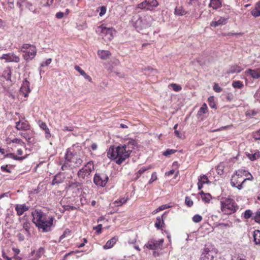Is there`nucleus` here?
<instances>
[{"label":"nucleus","instance_id":"nucleus-1","mask_svg":"<svg viewBox=\"0 0 260 260\" xmlns=\"http://www.w3.org/2000/svg\"><path fill=\"white\" fill-rule=\"evenodd\" d=\"M138 145L137 141L128 138L125 141L124 145L114 147L111 146L107 152V156L113 160L118 165H121L128 158L132 151Z\"/></svg>","mask_w":260,"mask_h":260},{"label":"nucleus","instance_id":"nucleus-2","mask_svg":"<svg viewBox=\"0 0 260 260\" xmlns=\"http://www.w3.org/2000/svg\"><path fill=\"white\" fill-rule=\"evenodd\" d=\"M31 215L33 217L32 222L39 230L43 233L51 231L54 220L53 216L48 215L40 209H36Z\"/></svg>","mask_w":260,"mask_h":260},{"label":"nucleus","instance_id":"nucleus-3","mask_svg":"<svg viewBox=\"0 0 260 260\" xmlns=\"http://www.w3.org/2000/svg\"><path fill=\"white\" fill-rule=\"evenodd\" d=\"M220 204L222 213L226 215L235 213L239 208L235 200L230 198H224L220 201Z\"/></svg>","mask_w":260,"mask_h":260},{"label":"nucleus","instance_id":"nucleus-4","mask_svg":"<svg viewBox=\"0 0 260 260\" xmlns=\"http://www.w3.org/2000/svg\"><path fill=\"white\" fill-rule=\"evenodd\" d=\"M158 6L157 0H145L137 6V8L144 11H152Z\"/></svg>","mask_w":260,"mask_h":260},{"label":"nucleus","instance_id":"nucleus-5","mask_svg":"<svg viewBox=\"0 0 260 260\" xmlns=\"http://www.w3.org/2000/svg\"><path fill=\"white\" fill-rule=\"evenodd\" d=\"M215 252L211 245H206L202 252L200 260H213Z\"/></svg>","mask_w":260,"mask_h":260},{"label":"nucleus","instance_id":"nucleus-6","mask_svg":"<svg viewBox=\"0 0 260 260\" xmlns=\"http://www.w3.org/2000/svg\"><path fill=\"white\" fill-rule=\"evenodd\" d=\"M108 181L109 177L104 173H96L94 174L93 182L97 186L105 187Z\"/></svg>","mask_w":260,"mask_h":260},{"label":"nucleus","instance_id":"nucleus-7","mask_svg":"<svg viewBox=\"0 0 260 260\" xmlns=\"http://www.w3.org/2000/svg\"><path fill=\"white\" fill-rule=\"evenodd\" d=\"M93 170V163L92 161H89L78 172V176L80 178L84 179L85 177L90 175L91 171Z\"/></svg>","mask_w":260,"mask_h":260},{"label":"nucleus","instance_id":"nucleus-8","mask_svg":"<svg viewBox=\"0 0 260 260\" xmlns=\"http://www.w3.org/2000/svg\"><path fill=\"white\" fill-rule=\"evenodd\" d=\"M133 26L138 31L140 32L144 29L150 26V24L148 22L146 19L139 17L134 22Z\"/></svg>","mask_w":260,"mask_h":260},{"label":"nucleus","instance_id":"nucleus-9","mask_svg":"<svg viewBox=\"0 0 260 260\" xmlns=\"http://www.w3.org/2000/svg\"><path fill=\"white\" fill-rule=\"evenodd\" d=\"M82 183L79 182H71L69 183L68 188L72 190L74 196H78L82 192Z\"/></svg>","mask_w":260,"mask_h":260},{"label":"nucleus","instance_id":"nucleus-10","mask_svg":"<svg viewBox=\"0 0 260 260\" xmlns=\"http://www.w3.org/2000/svg\"><path fill=\"white\" fill-rule=\"evenodd\" d=\"M100 29L102 35L103 36L107 37L109 40H111L113 39L116 32L115 30L112 27L108 28L101 26L99 27V31Z\"/></svg>","mask_w":260,"mask_h":260},{"label":"nucleus","instance_id":"nucleus-11","mask_svg":"<svg viewBox=\"0 0 260 260\" xmlns=\"http://www.w3.org/2000/svg\"><path fill=\"white\" fill-rule=\"evenodd\" d=\"M163 242V239H160L159 240L150 239L148 241L147 243L145 245V246L149 249L156 250L162 244Z\"/></svg>","mask_w":260,"mask_h":260},{"label":"nucleus","instance_id":"nucleus-12","mask_svg":"<svg viewBox=\"0 0 260 260\" xmlns=\"http://www.w3.org/2000/svg\"><path fill=\"white\" fill-rule=\"evenodd\" d=\"M15 128L19 131H27L30 129V125L27 120L21 121L20 120L15 122Z\"/></svg>","mask_w":260,"mask_h":260},{"label":"nucleus","instance_id":"nucleus-13","mask_svg":"<svg viewBox=\"0 0 260 260\" xmlns=\"http://www.w3.org/2000/svg\"><path fill=\"white\" fill-rule=\"evenodd\" d=\"M37 53V49L35 46L32 45L30 49H28L26 52L24 53L23 57L26 61H28L29 59H33Z\"/></svg>","mask_w":260,"mask_h":260},{"label":"nucleus","instance_id":"nucleus-14","mask_svg":"<svg viewBox=\"0 0 260 260\" xmlns=\"http://www.w3.org/2000/svg\"><path fill=\"white\" fill-rule=\"evenodd\" d=\"M77 155V152L75 151L73 147L69 148L66 151V153L64 156V159L68 161H71L72 162L73 159Z\"/></svg>","mask_w":260,"mask_h":260},{"label":"nucleus","instance_id":"nucleus-15","mask_svg":"<svg viewBox=\"0 0 260 260\" xmlns=\"http://www.w3.org/2000/svg\"><path fill=\"white\" fill-rule=\"evenodd\" d=\"M29 85V82L26 79H25L23 81L21 87L20 89V92H21L24 94L25 97L27 96L28 93L30 91Z\"/></svg>","mask_w":260,"mask_h":260},{"label":"nucleus","instance_id":"nucleus-16","mask_svg":"<svg viewBox=\"0 0 260 260\" xmlns=\"http://www.w3.org/2000/svg\"><path fill=\"white\" fill-rule=\"evenodd\" d=\"M1 58L6 59L8 62H18L20 60L19 57L14 54H3Z\"/></svg>","mask_w":260,"mask_h":260},{"label":"nucleus","instance_id":"nucleus-17","mask_svg":"<svg viewBox=\"0 0 260 260\" xmlns=\"http://www.w3.org/2000/svg\"><path fill=\"white\" fill-rule=\"evenodd\" d=\"M29 209V207L25 205V204H20L15 205V210L17 212V214L19 216L22 215L25 211Z\"/></svg>","mask_w":260,"mask_h":260},{"label":"nucleus","instance_id":"nucleus-18","mask_svg":"<svg viewBox=\"0 0 260 260\" xmlns=\"http://www.w3.org/2000/svg\"><path fill=\"white\" fill-rule=\"evenodd\" d=\"M167 216V212H165L161 216H158L156 217V220L155 223V227L158 229H160L162 228V224H164V219L166 218Z\"/></svg>","mask_w":260,"mask_h":260},{"label":"nucleus","instance_id":"nucleus-19","mask_svg":"<svg viewBox=\"0 0 260 260\" xmlns=\"http://www.w3.org/2000/svg\"><path fill=\"white\" fill-rule=\"evenodd\" d=\"M246 74L247 75H249L254 79H258L260 78V72L259 69L255 70L249 69L246 70Z\"/></svg>","mask_w":260,"mask_h":260},{"label":"nucleus","instance_id":"nucleus-20","mask_svg":"<svg viewBox=\"0 0 260 260\" xmlns=\"http://www.w3.org/2000/svg\"><path fill=\"white\" fill-rule=\"evenodd\" d=\"M53 1L54 0H36L34 4L40 7H49L52 5Z\"/></svg>","mask_w":260,"mask_h":260},{"label":"nucleus","instance_id":"nucleus-21","mask_svg":"<svg viewBox=\"0 0 260 260\" xmlns=\"http://www.w3.org/2000/svg\"><path fill=\"white\" fill-rule=\"evenodd\" d=\"M38 123L39 124L40 127L45 131V138L46 139H49V138H50L51 136V135L50 134L49 129L47 127L46 124L41 120H39L38 121Z\"/></svg>","mask_w":260,"mask_h":260},{"label":"nucleus","instance_id":"nucleus-22","mask_svg":"<svg viewBox=\"0 0 260 260\" xmlns=\"http://www.w3.org/2000/svg\"><path fill=\"white\" fill-rule=\"evenodd\" d=\"M222 6V2L220 0H211L209 4V7H211L214 10L220 8Z\"/></svg>","mask_w":260,"mask_h":260},{"label":"nucleus","instance_id":"nucleus-23","mask_svg":"<svg viewBox=\"0 0 260 260\" xmlns=\"http://www.w3.org/2000/svg\"><path fill=\"white\" fill-rule=\"evenodd\" d=\"M118 240V238L116 237H114L111 239L109 240L106 244L104 246V249H109L112 248L114 245L116 243V242Z\"/></svg>","mask_w":260,"mask_h":260},{"label":"nucleus","instance_id":"nucleus-24","mask_svg":"<svg viewBox=\"0 0 260 260\" xmlns=\"http://www.w3.org/2000/svg\"><path fill=\"white\" fill-rule=\"evenodd\" d=\"M5 158H11L14 160L22 161L27 157V155L23 156H17L14 153H10L4 155Z\"/></svg>","mask_w":260,"mask_h":260},{"label":"nucleus","instance_id":"nucleus-25","mask_svg":"<svg viewBox=\"0 0 260 260\" xmlns=\"http://www.w3.org/2000/svg\"><path fill=\"white\" fill-rule=\"evenodd\" d=\"M227 18L221 17L218 20L212 21L210 23V26L212 27H216L219 25H222L226 23Z\"/></svg>","mask_w":260,"mask_h":260},{"label":"nucleus","instance_id":"nucleus-26","mask_svg":"<svg viewBox=\"0 0 260 260\" xmlns=\"http://www.w3.org/2000/svg\"><path fill=\"white\" fill-rule=\"evenodd\" d=\"M98 54L101 59H106L111 55V53L107 50H99Z\"/></svg>","mask_w":260,"mask_h":260},{"label":"nucleus","instance_id":"nucleus-27","mask_svg":"<svg viewBox=\"0 0 260 260\" xmlns=\"http://www.w3.org/2000/svg\"><path fill=\"white\" fill-rule=\"evenodd\" d=\"M187 12L183 8L182 6L176 7L175 9L174 14L178 16L185 15Z\"/></svg>","mask_w":260,"mask_h":260},{"label":"nucleus","instance_id":"nucleus-28","mask_svg":"<svg viewBox=\"0 0 260 260\" xmlns=\"http://www.w3.org/2000/svg\"><path fill=\"white\" fill-rule=\"evenodd\" d=\"M75 69L80 73V74L83 76L86 79H87L89 81H91V78L88 75L86 74V73L83 71L81 68L78 66H76L75 67Z\"/></svg>","mask_w":260,"mask_h":260},{"label":"nucleus","instance_id":"nucleus-29","mask_svg":"<svg viewBox=\"0 0 260 260\" xmlns=\"http://www.w3.org/2000/svg\"><path fill=\"white\" fill-rule=\"evenodd\" d=\"M251 13L255 17L260 16V2L256 3L255 9L251 11Z\"/></svg>","mask_w":260,"mask_h":260},{"label":"nucleus","instance_id":"nucleus-30","mask_svg":"<svg viewBox=\"0 0 260 260\" xmlns=\"http://www.w3.org/2000/svg\"><path fill=\"white\" fill-rule=\"evenodd\" d=\"M242 70V68L237 65L231 66L228 71V73H239Z\"/></svg>","mask_w":260,"mask_h":260},{"label":"nucleus","instance_id":"nucleus-31","mask_svg":"<svg viewBox=\"0 0 260 260\" xmlns=\"http://www.w3.org/2000/svg\"><path fill=\"white\" fill-rule=\"evenodd\" d=\"M253 241L255 244H260V231L255 230L253 234Z\"/></svg>","mask_w":260,"mask_h":260},{"label":"nucleus","instance_id":"nucleus-32","mask_svg":"<svg viewBox=\"0 0 260 260\" xmlns=\"http://www.w3.org/2000/svg\"><path fill=\"white\" fill-rule=\"evenodd\" d=\"M72 162L71 161H67V160H64V161L63 163L62 162H60L59 164L61 165V170L62 171H66L67 170H69L70 168H71L72 165L71 164Z\"/></svg>","mask_w":260,"mask_h":260},{"label":"nucleus","instance_id":"nucleus-33","mask_svg":"<svg viewBox=\"0 0 260 260\" xmlns=\"http://www.w3.org/2000/svg\"><path fill=\"white\" fill-rule=\"evenodd\" d=\"M2 77L7 81L11 82V71L10 69L4 71L2 75Z\"/></svg>","mask_w":260,"mask_h":260},{"label":"nucleus","instance_id":"nucleus-34","mask_svg":"<svg viewBox=\"0 0 260 260\" xmlns=\"http://www.w3.org/2000/svg\"><path fill=\"white\" fill-rule=\"evenodd\" d=\"M258 113V110L250 109L246 112L245 115L246 117L251 118L252 116H256Z\"/></svg>","mask_w":260,"mask_h":260},{"label":"nucleus","instance_id":"nucleus-35","mask_svg":"<svg viewBox=\"0 0 260 260\" xmlns=\"http://www.w3.org/2000/svg\"><path fill=\"white\" fill-rule=\"evenodd\" d=\"M249 174L250 175L249 177L245 178L240 184H238L237 186L236 185V186H235V187H236L239 190H241L243 188V185L244 183L246 180H250V181L252 180L253 179V177L252 175L251 174V173H249Z\"/></svg>","mask_w":260,"mask_h":260},{"label":"nucleus","instance_id":"nucleus-36","mask_svg":"<svg viewBox=\"0 0 260 260\" xmlns=\"http://www.w3.org/2000/svg\"><path fill=\"white\" fill-rule=\"evenodd\" d=\"M247 156L251 160L253 161L260 157V152L257 151L254 153H248Z\"/></svg>","mask_w":260,"mask_h":260},{"label":"nucleus","instance_id":"nucleus-37","mask_svg":"<svg viewBox=\"0 0 260 260\" xmlns=\"http://www.w3.org/2000/svg\"><path fill=\"white\" fill-rule=\"evenodd\" d=\"M232 86L235 88L242 89L244 87V84L241 81L237 80L232 82Z\"/></svg>","mask_w":260,"mask_h":260},{"label":"nucleus","instance_id":"nucleus-38","mask_svg":"<svg viewBox=\"0 0 260 260\" xmlns=\"http://www.w3.org/2000/svg\"><path fill=\"white\" fill-rule=\"evenodd\" d=\"M208 102L211 108H216V105L214 102V98L213 96H210L208 98Z\"/></svg>","mask_w":260,"mask_h":260},{"label":"nucleus","instance_id":"nucleus-39","mask_svg":"<svg viewBox=\"0 0 260 260\" xmlns=\"http://www.w3.org/2000/svg\"><path fill=\"white\" fill-rule=\"evenodd\" d=\"M127 199L124 198H121L118 200L115 201L113 204L115 205V206L118 207L122 205L123 204H125L127 202Z\"/></svg>","mask_w":260,"mask_h":260},{"label":"nucleus","instance_id":"nucleus-40","mask_svg":"<svg viewBox=\"0 0 260 260\" xmlns=\"http://www.w3.org/2000/svg\"><path fill=\"white\" fill-rule=\"evenodd\" d=\"M207 108H208L207 105L205 103H204L200 108L198 112V115H201L202 114L206 113L207 112Z\"/></svg>","mask_w":260,"mask_h":260},{"label":"nucleus","instance_id":"nucleus-41","mask_svg":"<svg viewBox=\"0 0 260 260\" xmlns=\"http://www.w3.org/2000/svg\"><path fill=\"white\" fill-rule=\"evenodd\" d=\"M83 160L79 157H75L74 159H73L72 162L74 163V167H79L82 163Z\"/></svg>","mask_w":260,"mask_h":260},{"label":"nucleus","instance_id":"nucleus-42","mask_svg":"<svg viewBox=\"0 0 260 260\" xmlns=\"http://www.w3.org/2000/svg\"><path fill=\"white\" fill-rule=\"evenodd\" d=\"M199 181H200L201 182H202V183L204 184L210 183V181H209L207 176L206 175L201 176L200 178H199Z\"/></svg>","mask_w":260,"mask_h":260},{"label":"nucleus","instance_id":"nucleus-43","mask_svg":"<svg viewBox=\"0 0 260 260\" xmlns=\"http://www.w3.org/2000/svg\"><path fill=\"white\" fill-rule=\"evenodd\" d=\"M240 179H237V177H235V175H233L231 179V185L232 186H236V185L240 182Z\"/></svg>","mask_w":260,"mask_h":260},{"label":"nucleus","instance_id":"nucleus-44","mask_svg":"<svg viewBox=\"0 0 260 260\" xmlns=\"http://www.w3.org/2000/svg\"><path fill=\"white\" fill-rule=\"evenodd\" d=\"M252 215H253V213H252V211L250 209H247V210H245L244 213V217L245 219H247L250 218V217L252 218V217H253Z\"/></svg>","mask_w":260,"mask_h":260},{"label":"nucleus","instance_id":"nucleus-45","mask_svg":"<svg viewBox=\"0 0 260 260\" xmlns=\"http://www.w3.org/2000/svg\"><path fill=\"white\" fill-rule=\"evenodd\" d=\"M211 198V195L209 193H207L204 196H202V200L205 203H209Z\"/></svg>","mask_w":260,"mask_h":260},{"label":"nucleus","instance_id":"nucleus-46","mask_svg":"<svg viewBox=\"0 0 260 260\" xmlns=\"http://www.w3.org/2000/svg\"><path fill=\"white\" fill-rule=\"evenodd\" d=\"M252 219H254L255 222L260 224V211H256L252 217Z\"/></svg>","mask_w":260,"mask_h":260},{"label":"nucleus","instance_id":"nucleus-47","mask_svg":"<svg viewBox=\"0 0 260 260\" xmlns=\"http://www.w3.org/2000/svg\"><path fill=\"white\" fill-rule=\"evenodd\" d=\"M62 207L63 210L61 212L62 213H64L65 211L74 210L77 209L76 207L70 205H64Z\"/></svg>","mask_w":260,"mask_h":260},{"label":"nucleus","instance_id":"nucleus-48","mask_svg":"<svg viewBox=\"0 0 260 260\" xmlns=\"http://www.w3.org/2000/svg\"><path fill=\"white\" fill-rule=\"evenodd\" d=\"M45 250L44 248L43 247H40L39 248V249L36 252V257L37 259H39L41 257V256L44 253Z\"/></svg>","mask_w":260,"mask_h":260},{"label":"nucleus","instance_id":"nucleus-49","mask_svg":"<svg viewBox=\"0 0 260 260\" xmlns=\"http://www.w3.org/2000/svg\"><path fill=\"white\" fill-rule=\"evenodd\" d=\"M30 226V223L29 222H25L23 224V228L25 231L27 232L28 235H30L29 229Z\"/></svg>","mask_w":260,"mask_h":260},{"label":"nucleus","instance_id":"nucleus-50","mask_svg":"<svg viewBox=\"0 0 260 260\" xmlns=\"http://www.w3.org/2000/svg\"><path fill=\"white\" fill-rule=\"evenodd\" d=\"M32 45H30L29 44H23L21 48V51L24 53L26 52L28 49H30Z\"/></svg>","mask_w":260,"mask_h":260},{"label":"nucleus","instance_id":"nucleus-51","mask_svg":"<svg viewBox=\"0 0 260 260\" xmlns=\"http://www.w3.org/2000/svg\"><path fill=\"white\" fill-rule=\"evenodd\" d=\"M177 151L176 150L167 149L165 152L162 153L164 156H168L171 154H174Z\"/></svg>","mask_w":260,"mask_h":260},{"label":"nucleus","instance_id":"nucleus-52","mask_svg":"<svg viewBox=\"0 0 260 260\" xmlns=\"http://www.w3.org/2000/svg\"><path fill=\"white\" fill-rule=\"evenodd\" d=\"M11 143L19 144L20 145L25 146V143L20 139L15 138L11 141Z\"/></svg>","mask_w":260,"mask_h":260},{"label":"nucleus","instance_id":"nucleus-53","mask_svg":"<svg viewBox=\"0 0 260 260\" xmlns=\"http://www.w3.org/2000/svg\"><path fill=\"white\" fill-rule=\"evenodd\" d=\"M192 219L194 222L199 223L202 220L203 218L201 215L199 214H196L193 216Z\"/></svg>","mask_w":260,"mask_h":260},{"label":"nucleus","instance_id":"nucleus-54","mask_svg":"<svg viewBox=\"0 0 260 260\" xmlns=\"http://www.w3.org/2000/svg\"><path fill=\"white\" fill-rule=\"evenodd\" d=\"M185 203L189 207H191L193 204V201L191 200L190 198L189 197H185Z\"/></svg>","mask_w":260,"mask_h":260},{"label":"nucleus","instance_id":"nucleus-55","mask_svg":"<svg viewBox=\"0 0 260 260\" xmlns=\"http://www.w3.org/2000/svg\"><path fill=\"white\" fill-rule=\"evenodd\" d=\"M170 86L172 87V88L175 91H179L182 89V87H181L180 85L175 83H172L170 85Z\"/></svg>","mask_w":260,"mask_h":260},{"label":"nucleus","instance_id":"nucleus-56","mask_svg":"<svg viewBox=\"0 0 260 260\" xmlns=\"http://www.w3.org/2000/svg\"><path fill=\"white\" fill-rule=\"evenodd\" d=\"M99 9L100 10V12L99 13V15L100 16H102L103 15H104L106 13V11H107V8L105 6H102V7H99L97 9L98 11H99Z\"/></svg>","mask_w":260,"mask_h":260},{"label":"nucleus","instance_id":"nucleus-57","mask_svg":"<svg viewBox=\"0 0 260 260\" xmlns=\"http://www.w3.org/2000/svg\"><path fill=\"white\" fill-rule=\"evenodd\" d=\"M213 88L215 92L218 93L220 92L222 90V89L219 86V85L217 83H214Z\"/></svg>","mask_w":260,"mask_h":260},{"label":"nucleus","instance_id":"nucleus-58","mask_svg":"<svg viewBox=\"0 0 260 260\" xmlns=\"http://www.w3.org/2000/svg\"><path fill=\"white\" fill-rule=\"evenodd\" d=\"M255 100L260 103V87L254 95Z\"/></svg>","mask_w":260,"mask_h":260},{"label":"nucleus","instance_id":"nucleus-59","mask_svg":"<svg viewBox=\"0 0 260 260\" xmlns=\"http://www.w3.org/2000/svg\"><path fill=\"white\" fill-rule=\"evenodd\" d=\"M157 179V175L156 172H153L151 174V178L148 182L149 184L152 183L153 182L155 181Z\"/></svg>","mask_w":260,"mask_h":260},{"label":"nucleus","instance_id":"nucleus-60","mask_svg":"<svg viewBox=\"0 0 260 260\" xmlns=\"http://www.w3.org/2000/svg\"><path fill=\"white\" fill-rule=\"evenodd\" d=\"M245 172H243V170H239L238 171H236L235 175V177H237V179H241L242 177V175L244 174Z\"/></svg>","mask_w":260,"mask_h":260},{"label":"nucleus","instance_id":"nucleus-61","mask_svg":"<svg viewBox=\"0 0 260 260\" xmlns=\"http://www.w3.org/2000/svg\"><path fill=\"white\" fill-rule=\"evenodd\" d=\"M253 137L255 140H260V129L253 133Z\"/></svg>","mask_w":260,"mask_h":260},{"label":"nucleus","instance_id":"nucleus-62","mask_svg":"<svg viewBox=\"0 0 260 260\" xmlns=\"http://www.w3.org/2000/svg\"><path fill=\"white\" fill-rule=\"evenodd\" d=\"M102 224H98L96 226L93 228V229L96 230L97 234H100L102 232Z\"/></svg>","mask_w":260,"mask_h":260},{"label":"nucleus","instance_id":"nucleus-63","mask_svg":"<svg viewBox=\"0 0 260 260\" xmlns=\"http://www.w3.org/2000/svg\"><path fill=\"white\" fill-rule=\"evenodd\" d=\"M51 60H52L51 58L47 59L45 61H44L41 63V66L42 67H44L48 66L51 62Z\"/></svg>","mask_w":260,"mask_h":260},{"label":"nucleus","instance_id":"nucleus-64","mask_svg":"<svg viewBox=\"0 0 260 260\" xmlns=\"http://www.w3.org/2000/svg\"><path fill=\"white\" fill-rule=\"evenodd\" d=\"M7 165L2 166L1 169L3 172H6L9 173H11V171L10 169H7Z\"/></svg>","mask_w":260,"mask_h":260}]
</instances>
